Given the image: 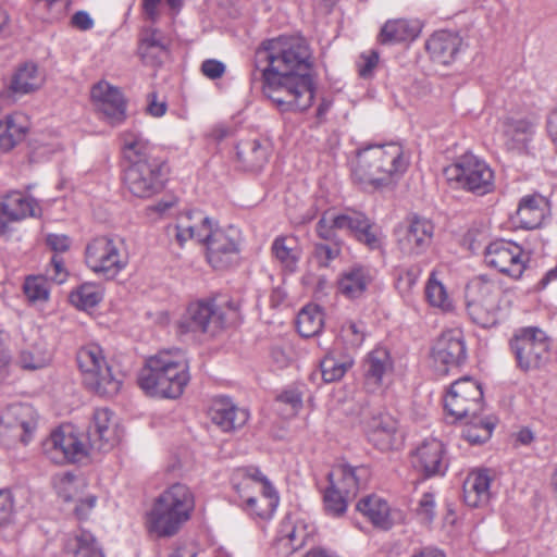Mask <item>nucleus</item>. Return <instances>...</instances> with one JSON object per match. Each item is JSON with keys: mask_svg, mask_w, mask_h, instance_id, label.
I'll list each match as a JSON object with an SVG mask.
<instances>
[{"mask_svg": "<svg viewBox=\"0 0 557 557\" xmlns=\"http://www.w3.org/2000/svg\"><path fill=\"white\" fill-rule=\"evenodd\" d=\"M312 53L301 36H278L267 39L255 52L252 82L260 72L263 94L281 112L305 111L314 97Z\"/></svg>", "mask_w": 557, "mask_h": 557, "instance_id": "1", "label": "nucleus"}, {"mask_svg": "<svg viewBox=\"0 0 557 557\" xmlns=\"http://www.w3.org/2000/svg\"><path fill=\"white\" fill-rule=\"evenodd\" d=\"M175 237L182 246L194 239L207 247L208 262L216 270L234 264L239 253L240 232L237 227H214L201 211H187L177 218Z\"/></svg>", "mask_w": 557, "mask_h": 557, "instance_id": "2", "label": "nucleus"}, {"mask_svg": "<svg viewBox=\"0 0 557 557\" xmlns=\"http://www.w3.org/2000/svg\"><path fill=\"white\" fill-rule=\"evenodd\" d=\"M122 151L128 165L124 171V185L137 198H151L164 188L166 173L161 159L153 156V146L134 131L121 135Z\"/></svg>", "mask_w": 557, "mask_h": 557, "instance_id": "3", "label": "nucleus"}, {"mask_svg": "<svg viewBox=\"0 0 557 557\" xmlns=\"http://www.w3.org/2000/svg\"><path fill=\"white\" fill-rule=\"evenodd\" d=\"M188 369L180 350H162L146 360L138 384L150 396L175 399L183 394L190 380Z\"/></svg>", "mask_w": 557, "mask_h": 557, "instance_id": "4", "label": "nucleus"}, {"mask_svg": "<svg viewBox=\"0 0 557 557\" xmlns=\"http://www.w3.org/2000/svg\"><path fill=\"white\" fill-rule=\"evenodd\" d=\"M408 163L399 144L370 145L357 151L352 177L362 188L377 189L403 174Z\"/></svg>", "mask_w": 557, "mask_h": 557, "instance_id": "5", "label": "nucleus"}, {"mask_svg": "<svg viewBox=\"0 0 557 557\" xmlns=\"http://www.w3.org/2000/svg\"><path fill=\"white\" fill-rule=\"evenodd\" d=\"M194 507L189 487L175 483L156 498L147 515V528L159 537L172 536L189 520Z\"/></svg>", "mask_w": 557, "mask_h": 557, "instance_id": "6", "label": "nucleus"}, {"mask_svg": "<svg viewBox=\"0 0 557 557\" xmlns=\"http://www.w3.org/2000/svg\"><path fill=\"white\" fill-rule=\"evenodd\" d=\"M338 232H347L370 249L382 245L380 230L364 213L356 210H326L322 213L315 225L317 235L323 240H335Z\"/></svg>", "mask_w": 557, "mask_h": 557, "instance_id": "7", "label": "nucleus"}, {"mask_svg": "<svg viewBox=\"0 0 557 557\" xmlns=\"http://www.w3.org/2000/svg\"><path fill=\"white\" fill-rule=\"evenodd\" d=\"M225 307L226 309L222 305H216L214 299H201L189 304L178 321L180 332L215 335L236 319L238 306L233 301H226Z\"/></svg>", "mask_w": 557, "mask_h": 557, "instance_id": "8", "label": "nucleus"}, {"mask_svg": "<svg viewBox=\"0 0 557 557\" xmlns=\"http://www.w3.org/2000/svg\"><path fill=\"white\" fill-rule=\"evenodd\" d=\"M552 341L545 331L537 326L517 329L509 339V349L516 367L522 372L541 370L550 359Z\"/></svg>", "mask_w": 557, "mask_h": 557, "instance_id": "9", "label": "nucleus"}, {"mask_svg": "<svg viewBox=\"0 0 557 557\" xmlns=\"http://www.w3.org/2000/svg\"><path fill=\"white\" fill-rule=\"evenodd\" d=\"M78 368L83 374V382L94 393L112 397L121 388L122 382L113 375L101 347L89 344L82 347L76 355Z\"/></svg>", "mask_w": 557, "mask_h": 557, "instance_id": "10", "label": "nucleus"}, {"mask_svg": "<svg viewBox=\"0 0 557 557\" xmlns=\"http://www.w3.org/2000/svg\"><path fill=\"white\" fill-rule=\"evenodd\" d=\"M498 286L484 276L473 278L466 287V308L473 323L488 329L499 321Z\"/></svg>", "mask_w": 557, "mask_h": 557, "instance_id": "11", "label": "nucleus"}, {"mask_svg": "<svg viewBox=\"0 0 557 557\" xmlns=\"http://www.w3.org/2000/svg\"><path fill=\"white\" fill-rule=\"evenodd\" d=\"M446 180L457 188L479 196L494 188V173L488 164L472 153H465L444 171Z\"/></svg>", "mask_w": 557, "mask_h": 557, "instance_id": "12", "label": "nucleus"}, {"mask_svg": "<svg viewBox=\"0 0 557 557\" xmlns=\"http://www.w3.org/2000/svg\"><path fill=\"white\" fill-rule=\"evenodd\" d=\"M88 268L107 278H113L127 264L124 243L119 238L97 237L86 247Z\"/></svg>", "mask_w": 557, "mask_h": 557, "instance_id": "13", "label": "nucleus"}, {"mask_svg": "<svg viewBox=\"0 0 557 557\" xmlns=\"http://www.w3.org/2000/svg\"><path fill=\"white\" fill-rule=\"evenodd\" d=\"M444 407L457 420L468 417L476 419L483 411L481 385L470 377L455 381L444 398Z\"/></svg>", "mask_w": 557, "mask_h": 557, "instance_id": "14", "label": "nucleus"}, {"mask_svg": "<svg viewBox=\"0 0 557 557\" xmlns=\"http://www.w3.org/2000/svg\"><path fill=\"white\" fill-rule=\"evenodd\" d=\"M484 260L488 267L517 280L524 272L529 257L520 245L511 240L500 239L491 243L486 247Z\"/></svg>", "mask_w": 557, "mask_h": 557, "instance_id": "15", "label": "nucleus"}, {"mask_svg": "<svg viewBox=\"0 0 557 557\" xmlns=\"http://www.w3.org/2000/svg\"><path fill=\"white\" fill-rule=\"evenodd\" d=\"M42 451L54 463L78 462L88 455L87 446L69 426L52 431L42 442Z\"/></svg>", "mask_w": 557, "mask_h": 557, "instance_id": "16", "label": "nucleus"}, {"mask_svg": "<svg viewBox=\"0 0 557 557\" xmlns=\"http://www.w3.org/2000/svg\"><path fill=\"white\" fill-rule=\"evenodd\" d=\"M437 371L446 374L450 368L461 366L467 359L465 335L460 329H449L438 336L432 348Z\"/></svg>", "mask_w": 557, "mask_h": 557, "instance_id": "17", "label": "nucleus"}, {"mask_svg": "<svg viewBox=\"0 0 557 557\" xmlns=\"http://www.w3.org/2000/svg\"><path fill=\"white\" fill-rule=\"evenodd\" d=\"M433 234V223L426 218L414 214L409 216L406 224L397 230V246L404 255H420L430 246Z\"/></svg>", "mask_w": 557, "mask_h": 557, "instance_id": "18", "label": "nucleus"}, {"mask_svg": "<svg viewBox=\"0 0 557 557\" xmlns=\"http://www.w3.org/2000/svg\"><path fill=\"white\" fill-rule=\"evenodd\" d=\"M411 463L424 478L444 475L448 468L444 444L436 438L424 440L411 454Z\"/></svg>", "mask_w": 557, "mask_h": 557, "instance_id": "19", "label": "nucleus"}, {"mask_svg": "<svg viewBox=\"0 0 557 557\" xmlns=\"http://www.w3.org/2000/svg\"><path fill=\"white\" fill-rule=\"evenodd\" d=\"M0 425L26 445L37 428V412L28 404H12L2 411Z\"/></svg>", "mask_w": 557, "mask_h": 557, "instance_id": "20", "label": "nucleus"}, {"mask_svg": "<svg viewBox=\"0 0 557 557\" xmlns=\"http://www.w3.org/2000/svg\"><path fill=\"white\" fill-rule=\"evenodd\" d=\"M91 99L99 113L112 126L126 119V101L122 92L107 82H99L91 88Z\"/></svg>", "mask_w": 557, "mask_h": 557, "instance_id": "21", "label": "nucleus"}, {"mask_svg": "<svg viewBox=\"0 0 557 557\" xmlns=\"http://www.w3.org/2000/svg\"><path fill=\"white\" fill-rule=\"evenodd\" d=\"M89 448L97 451H108L117 442L119 434L113 423V413L108 408L96 409L87 430Z\"/></svg>", "mask_w": 557, "mask_h": 557, "instance_id": "22", "label": "nucleus"}, {"mask_svg": "<svg viewBox=\"0 0 557 557\" xmlns=\"http://www.w3.org/2000/svg\"><path fill=\"white\" fill-rule=\"evenodd\" d=\"M208 416L213 424L223 432H233L246 424L249 412L238 407L231 398L225 396L214 397L208 410Z\"/></svg>", "mask_w": 557, "mask_h": 557, "instance_id": "23", "label": "nucleus"}, {"mask_svg": "<svg viewBox=\"0 0 557 557\" xmlns=\"http://www.w3.org/2000/svg\"><path fill=\"white\" fill-rule=\"evenodd\" d=\"M549 201L540 194L527 195L519 201L515 215L511 218L513 223L524 230H534L549 216Z\"/></svg>", "mask_w": 557, "mask_h": 557, "instance_id": "24", "label": "nucleus"}, {"mask_svg": "<svg viewBox=\"0 0 557 557\" xmlns=\"http://www.w3.org/2000/svg\"><path fill=\"white\" fill-rule=\"evenodd\" d=\"M366 467L337 465L327 474L329 483L348 499L355 498L358 491L366 485L369 478Z\"/></svg>", "mask_w": 557, "mask_h": 557, "instance_id": "25", "label": "nucleus"}, {"mask_svg": "<svg viewBox=\"0 0 557 557\" xmlns=\"http://www.w3.org/2000/svg\"><path fill=\"white\" fill-rule=\"evenodd\" d=\"M37 201L21 191H11L0 200V234L4 233L10 222L27 216H35Z\"/></svg>", "mask_w": 557, "mask_h": 557, "instance_id": "26", "label": "nucleus"}, {"mask_svg": "<svg viewBox=\"0 0 557 557\" xmlns=\"http://www.w3.org/2000/svg\"><path fill=\"white\" fill-rule=\"evenodd\" d=\"M504 146L509 151L522 152L534 134V123L527 117L506 116L500 121Z\"/></svg>", "mask_w": 557, "mask_h": 557, "instance_id": "27", "label": "nucleus"}, {"mask_svg": "<svg viewBox=\"0 0 557 557\" xmlns=\"http://www.w3.org/2000/svg\"><path fill=\"white\" fill-rule=\"evenodd\" d=\"M232 482L242 503L250 507L257 504L256 492L261 493L265 483H270L257 467L237 468L233 473Z\"/></svg>", "mask_w": 557, "mask_h": 557, "instance_id": "28", "label": "nucleus"}, {"mask_svg": "<svg viewBox=\"0 0 557 557\" xmlns=\"http://www.w3.org/2000/svg\"><path fill=\"white\" fill-rule=\"evenodd\" d=\"M397 421L387 412L374 413L366 421L368 438L380 450H388L395 444Z\"/></svg>", "mask_w": 557, "mask_h": 557, "instance_id": "29", "label": "nucleus"}, {"mask_svg": "<svg viewBox=\"0 0 557 557\" xmlns=\"http://www.w3.org/2000/svg\"><path fill=\"white\" fill-rule=\"evenodd\" d=\"M493 481L492 471L478 469L470 472L463 483V500L472 508L483 507L491 498L490 486Z\"/></svg>", "mask_w": 557, "mask_h": 557, "instance_id": "30", "label": "nucleus"}, {"mask_svg": "<svg viewBox=\"0 0 557 557\" xmlns=\"http://www.w3.org/2000/svg\"><path fill=\"white\" fill-rule=\"evenodd\" d=\"M460 45L461 38L457 34L440 30L430 37L425 47L434 62L447 65L455 60Z\"/></svg>", "mask_w": 557, "mask_h": 557, "instance_id": "31", "label": "nucleus"}, {"mask_svg": "<svg viewBox=\"0 0 557 557\" xmlns=\"http://www.w3.org/2000/svg\"><path fill=\"white\" fill-rule=\"evenodd\" d=\"M354 356L335 346L320 361L322 379L326 383L339 381L354 366Z\"/></svg>", "mask_w": 557, "mask_h": 557, "instance_id": "32", "label": "nucleus"}, {"mask_svg": "<svg viewBox=\"0 0 557 557\" xmlns=\"http://www.w3.org/2000/svg\"><path fill=\"white\" fill-rule=\"evenodd\" d=\"M392 360L385 348L371 350L363 361V375L369 387L376 388L382 384L385 373L392 370Z\"/></svg>", "mask_w": 557, "mask_h": 557, "instance_id": "33", "label": "nucleus"}, {"mask_svg": "<svg viewBox=\"0 0 557 557\" xmlns=\"http://www.w3.org/2000/svg\"><path fill=\"white\" fill-rule=\"evenodd\" d=\"M314 528L304 521H292L285 519L277 533V543L293 552L301 548L313 535Z\"/></svg>", "mask_w": 557, "mask_h": 557, "instance_id": "34", "label": "nucleus"}, {"mask_svg": "<svg viewBox=\"0 0 557 557\" xmlns=\"http://www.w3.org/2000/svg\"><path fill=\"white\" fill-rule=\"evenodd\" d=\"M357 510L382 530L392 528L391 509L385 499L376 495H368L357 504Z\"/></svg>", "mask_w": 557, "mask_h": 557, "instance_id": "35", "label": "nucleus"}, {"mask_svg": "<svg viewBox=\"0 0 557 557\" xmlns=\"http://www.w3.org/2000/svg\"><path fill=\"white\" fill-rule=\"evenodd\" d=\"M420 32L421 26L418 21L389 20L381 28L379 40L381 44L411 41L418 37Z\"/></svg>", "mask_w": 557, "mask_h": 557, "instance_id": "36", "label": "nucleus"}, {"mask_svg": "<svg viewBox=\"0 0 557 557\" xmlns=\"http://www.w3.org/2000/svg\"><path fill=\"white\" fill-rule=\"evenodd\" d=\"M371 282V275L368 268L354 265L344 271L338 278V290L347 298L355 299L360 297Z\"/></svg>", "mask_w": 557, "mask_h": 557, "instance_id": "37", "label": "nucleus"}, {"mask_svg": "<svg viewBox=\"0 0 557 557\" xmlns=\"http://www.w3.org/2000/svg\"><path fill=\"white\" fill-rule=\"evenodd\" d=\"M236 156L244 170L258 171L268 162L269 147L257 139L240 141L236 146Z\"/></svg>", "mask_w": 557, "mask_h": 557, "instance_id": "38", "label": "nucleus"}, {"mask_svg": "<svg viewBox=\"0 0 557 557\" xmlns=\"http://www.w3.org/2000/svg\"><path fill=\"white\" fill-rule=\"evenodd\" d=\"M28 131V125L23 115L14 114L0 121V149L9 151L21 143Z\"/></svg>", "mask_w": 557, "mask_h": 557, "instance_id": "39", "label": "nucleus"}, {"mask_svg": "<svg viewBox=\"0 0 557 557\" xmlns=\"http://www.w3.org/2000/svg\"><path fill=\"white\" fill-rule=\"evenodd\" d=\"M44 76L38 66L34 63H25L17 69L11 82V89L14 94H29L41 87Z\"/></svg>", "mask_w": 557, "mask_h": 557, "instance_id": "40", "label": "nucleus"}, {"mask_svg": "<svg viewBox=\"0 0 557 557\" xmlns=\"http://www.w3.org/2000/svg\"><path fill=\"white\" fill-rule=\"evenodd\" d=\"M272 253L282 267L290 272L297 268L301 251L297 240L292 236H278L271 247Z\"/></svg>", "mask_w": 557, "mask_h": 557, "instance_id": "41", "label": "nucleus"}, {"mask_svg": "<svg viewBox=\"0 0 557 557\" xmlns=\"http://www.w3.org/2000/svg\"><path fill=\"white\" fill-rule=\"evenodd\" d=\"M278 495L271 483H265L264 490L257 496V504L253 507L246 503H240L242 509L249 516L261 519L270 518L278 505Z\"/></svg>", "mask_w": 557, "mask_h": 557, "instance_id": "42", "label": "nucleus"}, {"mask_svg": "<svg viewBox=\"0 0 557 557\" xmlns=\"http://www.w3.org/2000/svg\"><path fill=\"white\" fill-rule=\"evenodd\" d=\"M51 359V350L44 341H39L21 351L18 363L25 370H37L48 366Z\"/></svg>", "mask_w": 557, "mask_h": 557, "instance_id": "43", "label": "nucleus"}, {"mask_svg": "<svg viewBox=\"0 0 557 557\" xmlns=\"http://www.w3.org/2000/svg\"><path fill=\"white\" fill-rule=\"evenodd\" d=\"M469 421L462 430V437L472 445L485 443L492 436L495 423L490 417H468Z\"/></svg>", "mask_w": 557, "mask_h": 557, "instance_id": "44", "label": "nucleus"}, {"mask_svg": "<svg viewBox=\"0 0 557 557\" xmlns=\"http://www.w3.org/2000/svg\"><path fill=\"white\" fill-rule=\"evenodd\" d=\"M297 330L302 337H311L323 327V313L318 306H306L297 315Z\"/></svg>", "mask_w": 557, "mask_h": 557, "instance_id": "45", "label": "nucleus"}, {"mask_svg": "<svg viewBox=\"0 0 557 557\" xmlns=\"http://www.w3.org/2000/svg\"><path fill=\"white\" fill-rule=\"evenodd\" d=\"M366 334V324L363 322L347 321L341 327L339 338L335 346L338 347L339 343H342L346 346L344 351L355 350L362 345Z\"/></svg>", "mask_w": 557, "mask_h": 557, "instance_id": "46", "label": "nucleus"}, {"mask_svg": "<svg viewBox=\"0 0 557 557\" xmlns=\"http://www.w3.org/2000/svg\"><path fill=\"white\" fill-rule=\"evenodd\" d=\"M425 297L429 304L443 311L453 309V301L445 288V286L436 278L435 273L432 272L425 286Z\"/></svg>", "mask_w": 557, "mask_h": 557, "instance_id": "47", "label": "nucleus"}, {"mask_svg": "<svg viewBox=\"0 0 557 557\" xmlns=\"http://www.w3.org/2000/svg\"><path fill=\"white\" fill-rule=\"evenodd\" d=\"M71 302L81 309H90L102 299L101 288L95 284H83L70 295Z\"/></svg>", "mask_w": 557, "mask_h": 557, "instance_id": "48", "label": "nucleus"}, {"mask_svg": "<svg viewBox=\"0 0 557 557\" xmlns=\"http://www.w3.org/2000/svg\"><path fill=\"white\" fill-rule=\"evenodd\" d=\"M23 289L30 302L47 301L49 299L50 284L45 275L26 277Z\"/></svg>", "mask_w": 557, "mask_h": 557, "instance_id": "49", "label": "nucleus"}, {"mask_svg": "<svg viewBox=\"0 0 557 557\" xmlns=\"http://www.w3.org/2000/svg\"><path fill=\"white\" fill-rule=\"evenodd\" d=\"M323 500L326 512L334 517L343 515L349 502L345 495L331 485L325 490Z\"/></svg>", "mask_w": 557, "mask_h": 557, "instance_id": "50", "label": "nucleus"}, {"mask_svg": "<svg viewBox=\"0 0 557 557\" xmlns=\"http://www.w3.org/2000/svg\"><path fill=\"white\" fill-rule=\"evenodd\" d=\"M332 244L317 243L313 249V256L319 267L326 268L330 263L341 255V242L331 240Z\"/></svg>", "mask_w": 557, "mask_h": 557, "instance_id": "51", "label": "nucleus"}, {"mask_svg": "<svg viewBox=\"0 0 557 557\" xmlns=\"http://www.w3.org/2000/svg\"><path fill=\"white\" fill-rule=\"evenodd\" d=\"M75 557H103L101 549L97 546L95 537L89 532H81L76 536Z\"/></svg>", "mask_w": 557, "mask_h": 557, "instance_id": "52", "label": "nucleus"}, {"mask_svg": "<svg viewBox=\"0 0 557 557\" xmlns=\"http://www.w3.org/2000/svg\"><path fill=\"white\" fill-rule=\"evenodd\" d=\"M435 495L432 492H425L418 503L417 516L422 522L431 523L435 518Z\"/></svg>", "mask_w": 557, "mask_h": 557, "instance_id": "53", "label": "nucleus"}, {"mask_svg": "<svg viewBox=\"0 0 557 557\" xmlns=\"http://www.w3.org/2000/svg\"><path fill=\"white\" fill-rule=\"evenodd\" d=\"M14 497L10 490H0V527H5L14 518Z\"/></svg>", "mask_w": 557, "mask_h": 557, "instance_id": "54", "label": "nucleus"}, {"mask_svg": "<svg viewBox=\"0 0 557 557\" xmlns=\"http://www.w3.org/2000/svg\"><path fill=\"white\" fill-rule=\"evenodd\" d=\"M379 52L375 50H369L362 52L358 60V73L362 78H370L373 76L374 70L379 63Z\"/></svg>", "mask_w": 557, "mask_h": 557, "instance_id": "55", "label": "nucleus"}, {"mask_svg": "<svg viewBox=\"0 0 557 557\" xmlns=\"http://www.w3.org/2000/svg\"><path fill=\"white\" fill-rule=\"evenodd\" d=\"M46 277L57 284H62L67 277L62 258L57 256L51 258L50 264L46 270Z\"/></svg>", "mask_w": 557, "mask_h": 557, "instance_id": "56", "label": "nucleus"}, {"mask_svg": "<svg viewBox=\"0 0 557 557\" xmlns=\"http://www.w3.org/2000/svg\"><path fill=\"white\" fill-rule=\"evenodd\" d=\"M78 482L75 481L71 474H65L59 484L58 494L64 502L75 500L74 492L76 491Z\"/></svg>", "mask_w": 557, "mask_h": 557, "instance_id": "57", "label": "nucleus"}, {"mask_svg": "<svg viewBox=\"0 0 557 557\" xmlns=\"http://www.w3.org/2000/svg\"><path fill=\"white\" fill-rule=\"evenodd\" d=\"M201 72L206 77L210 79H216L223 76L225 72V65L215 59H208L202 62Z\"/></svg>", "mask_w": 557, "mask_h": 557, "instance_id": "58", "label": "nucleus"}, {"mask_svg": "<svg viewBox=\"0 0 557 557\" xmlns=\"http://www.w3.org/2000/svg\"><path fill=\"white\" fill-rule=\"evenodd\" d=\"M97 497L95 495H88L85 498H81L75 506V515L78 519H86L89 517L91 510L95 508Z\"/></svg>", "mask_w": 557, "mask_h": 557, "instance_id": "59", "label": "nucleus"}, {"mask_svg": "<svg viewBox=\"0 0 557 557\" xmlns=\"http://www.w3.org/2000/svg\"><path fill=\"white\" fill-rule=\"evenodd\" d=\"M139 54L143 59V61L146 64H149L151 66H157L161 64L162 57L166 54V48L163 47V49L157 50V49H144L139 48Z\"/></svg>", "mask_w": 557, "mask_h": 557, "instance_id": "60", "label": "nucleus"}, {"mask_svg": "<svg viewBox=\"0 0 557 557\" xmlns=\"http://www.w3.org/2000/svg\"><path fill=\"white\" fill-rule=\"evenodd\" d=\"M168 104L163 100L158 99V95L156 92H150L148 95V104L147 112L154 116L160 117L165 114Z\"/></svg>", "mask_w": 557, "mask_h": 557, "instance_id": "61", "label": "nucleus"}, {"mask_svg": "<svg viewBox=\"0 0 557 557\" xmlns=\"http://www.w3.org/2000/svg\"><path fill=\"white\" fill-rule=\"evenodd\" d=\"M46 243L53 251L64 252L70 248L71 239L66 235L49 234Z\"/></svg>", "mask_w": 557, "mask_h": 557, "instance_id": "62", "label": "nucleus"}, {"mask_svg": "<svg viewBox=\"0 0 557 557\" xmlns=\"http://www.w3.org/2000/svg\"><path fill=\"white\" fill-rule=\"evenodd\" d=\"M165 47L162 38L160 37V32L156 28L149 30V34L141 40L139 48L144 49H163Z\"/></svg>", "mask_w": 557, "mask_h": 557, "instance_id": "63", "label": "nucleus"}, {"mask_svg": "<svg viewBox=\"0 0 557 557\" xmlns=\"http://www.w3.org/2000/svg\"><path fill=\"white\" fill-rule=\"evenodd\" d=\"M71 24L79 30H89L94 27V20L86 11H77L72 16Z\"/></svg>", "mask_w": 557, "mask_h": 557, "instance_id": "64", "label": "nucleus"}]
</instances>
